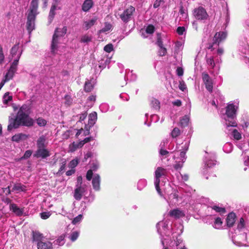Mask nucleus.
<instances>
[{"label":"nucleus","instance_id":"nucleus-1","mask_svg":"<svg viewBox=\"0 0 249 249\" xmlns=\"http://www.w3.org/2000/svg\"><path fill=\"white\" fill-rule=\"evenodd\" d=\"M30 113V108L28 106L23 105L22 106L15 118L9 117V124L7 129L9 131L13 129L18 128L20 125L31 126L34 124V120L29 117Z\"/></svg>","mask_w":249,"mask_h":249},{"label":"nucleus","instance_id":"nucleus-2","mask_svg":"<svg viewBox=\"0 0 249 249\" xmlns=\"http://www.w3.org/2000/svg\"><path fill=\"white\" fill-rule=\"evenodd\" d=\"M38 0H32L27 16V29L29 33L35 29V21L36 16L38 14Z\"/></svg>","mask_w":249,"mask_h":249},{"label":"nucleus","instance_id":"nucleus-3","mask_svg":"<svg viewBox=\"0 0 249 249\" xmlns=\"http://www.w3.org/2000/svg\"><path fill=\"white\" fill-rule=\"evenodd\" d=\"M67 30V29L66 26H64L62 28L56 29L51 44V50L53 53H55L57 51L58 44L62 37L66 34Z\"/></svg>","mask_w":249,"mask_h":249},{"label":"nucleus","instance_id":"nucleus-4","mask_svg":"<svg viewBox=\"0 0 249 249\" xmlns=\"http://www.w3.org/2000/svg\"><path fill=\"white\" fill-rule=\"evenodd\" d=\"M135 11V8L132 6H129L120 14V18L124 22H127L132 19Z\"/></svg>","mask_w":249,"mask_h":249},{"label":"nucleus","instance_id":"nucleus-5","mask_svg":"<svg viewBox=\"0 0 249 249\" xmlns=\"http://www.w3.org/2000/svg\"><path fill=\"white\" fill-rule=\"evenodd\" d=\"M193 15L197 20H205L208 17L205 9L202 6L195 8L193 11Z\"/></svg>","mask_w":249,"mask_h":249},{"label":"nucleus","instance_id":"nucleus-6","mask_svg":"<svg viewBox=\"0 0 249 249\" xmlns=\"http://www.w3.org/2000/svg\"><path fill=\"white\" fill-rule=\"evenodd\" d=\"M18 44L15 45L11 49L10 55L11 59H13V62H16V64H18V61L22 54V51L19 50Z\"/></svg>","mask_w":249,"mask_h":249},{"label":"nucleus","instance_id":"nucleus-7","mask_svg":"<svg viewBox=\"0 0 249 249\" xmlns=\"http://www.w3.org/2000/svg\"><path fill=\"white\" fill-rule=\"evenodd\" d=\"M61 0H53V1L49 15V19L50 20V22L52 21L55 15V11L61 9Z\"/></svg>","mask_w":249,"mask_h":249},{"label":"nucleus","instance_id":"nucleus-8","mask_svg":"<svg viewBox=\"0 0 249 249\" xmlns=\"http://www.w3.org/2000/svg\"><path fill=\"white\" fill-rule=\"evenodd\" d=\"M202 80L205 87L208 91L212 92L213 89L212 80L207 73L203 72L202 74Z\"/></svg>","mask_w":249,"mask_h":249},{"label":"nucleus","instance_id":"nucleus-9","mask_svg":"<svg viewBox=\"0 0 249 249\" xmlns=\"http://www.w3.org/2000/svg\"><path fill=\"white\" fill-rule=\"evenodd\" d=\"M50 156V151L46 147L37 148L36 151L34 154L35 157L37 158H41L42 159H46Z\"/></svg>","mask_w":249,"mask_h":249},{"label":"nucleus","instance_id":"nucleus-10","mask_svg":"<svg viewBox=\"0 0 249 249\" xmlns=\"http://www.w3.org/2000/svg\"><path fill=\"white\" fill-rule=\"evenodd\" d=\"M18 65V64H16V62H12L10 69L5 75V79L3 80L2 81H5V83L6 81H9L13 78L17 70Z\"/></svg>","mask_w":249,"mask_h":249},{"label":"nucleus","instance_id":"nucleus-11","mask_svg":"<svg viewBox=\"0 0 249 249\" xmlns=\"http://www.w3.org/2000/svg\"><path fill=\"white\" fill-rule=\"evenodd\" d=\"M169 215L170 217H174L176 219H178L184 217L185 213L183 211L178 208H176L170 211Z\"/></svg>","mask_w":249,"mask_h":249},{"label":"nucleus","instance_id":"nucleus-12","mask_svg":"<svg viewBox=\"0 0 249 249\" xmlns=\"http://www.w3.org/2000/svg\"><path fill=\"white\" fill-rule=\"evenodd\" d=\"M235 106L233 104H229L226 107V114L227 116L231 119H233L236 113Z\"/></svg>","mask_w":249,"mask_h":249},{"label":"nucleus","instance_id":"nucleus-13","mask_svg":"<svg viewBox=\"0 0 249 249\" xmlns=\"http://www.w3.org/2000/svg\"><path fill=\"white\" fill-rule=\"evenodd\" d=\"M236 218V215L234 213L231 212L229 213L226 218L227 226L229 228L233 227L235 222Z\"/></svg>","mask_w":249,"mask_h":249},{"label":"nucleus","instance_id":"nucleus-14","mask_svg":"<svg viewBox=\"0 0 249 249\" xmlns=\"http://www.w3.org/2000/svg\"><path fill=\"white\" fill-rule=\"evenodd\" d=\"M166 170L161 167H158L155 172V180L160 181V178L166 175Z\"/></svg>","mask_w":249,"mask_h":249},{"label":"nucleus","instance_id":"nucleus-15","mask_svg":"<svg viewBox=\"0 0 249 249\" xmlns=\"http://www.w3.org/2000/svg\"><path fill=\"white\" fill-rule=\"evenodd\" d=\"M85 191V189L84 187L80 186L76 187L74 193V197L75 199L77 200H80Z\"/></svg>","mask_w":249,"mask_h":249},{"label":"nucleus","instance_id":"nucleus-16","mask_svg":"<svg viewBox=\"0 0 249 249\" xmlns=\"http://www.w3.org/2000/svg\"><path fill=\"white\" fill-rule=\"evenodd\" d=\"M97 18L96 17L92 18L87 21H85L83 24V28L85 30H88L93 26L96 22Z\"/></svg>","mask_w":249,"mask_h":249},{"label":"nucleus","instance_id":"nucleus-17","mask_svg":"<svg viewBox=\"0 0 249 249\" xmlns=\"http://www.w3.org/2000/svg\"><path fill=\"white\" fill-rule=\"evenodd\" d=\"M28 138V136L25 134L18 133L15 134L12 138V140L16 142H19L22 141L26 140Z\"/></svg>","mask_w":249,"mask_h":249},{"label":"nucleus","instance_id":"nucleus-18","mask_svg":"<svg viewBox=\"0 0 249 249\" xmlns=\"http://www.w3.org/2000/svg\"><path fill=\"white\" fill-rule=\"evenodd\" d=\"M100 177L98 175H94L92 179V184L94 190L98 191L100 189Z\"/></svg>","mask_w":249,"mask_h":249},{"label":"nucleus","instance_id":"nucleus-19","mask_svg":"<svg viewBox=\"0 0 249 249\" xmlns=\"http://www.w3.org/2000/svg\"><path fill=\"white\" fill-rule=\"evenodd\" d=\"M32 237L33 240L36 242L37 243L40 242H42V240L43 238V234L38 231H33Z\"/></svg>","mask_w":249,"mask_h":249},{"label":"nucleus","instance_id":"nucleus-20","mask_svg":"<svg viewBox=\"0 0 249 249\" xmlns=\"http://www.w3.org/2000/svg\"><path fill=\"white\" fill-rule=\"evenodd\" d=\"M93 5V2L92 0H85L82 6V10L84 12H88Z\"/></svg>","mask_w":249,"mask_h":249},{"label":"nucleus","instance_id":"nucleus-21","mask_svg":"<svg viewBox=\"0 0 249 249\" xmlns=\"http://www.w3.org/2000/svg\"><path fill=\"white\" fill-rule=\"evenodd\" d=\"M37 148L46 147L47 146L46 138L45 136L42 135L36 141Z\"/></svg>","mask_w":249,"mask_h":249},{"label":"nucleus","instance_id":"nucleus-22","mask_svg":"<svg viewBox=\"0 0 249 249\" xmlns=\"http://www.w3.org/2000/svg\"><path fill=\"white\" fill-rule=\"evenodd\" d=\"M38 249H53L52 244L50 242H40L37 243Z\"/></svg>","mask_w":249,"mask_h":249},{"label":"nucleus","instance_id":"nucleus-23","mask_svg":"<svg viewBox=\"0 0 249 249\" xmlns=\"http://www.w3.org/2000/svg\"><path fill=\"white\" fill-rule=\"evenodd\" d=\"M10 210L15 213L18 215H21L23 213L22 209L19 208L17 205L12 204L10 206Z\"/></svg>","mask_w":249,"mask_h":249},{"label":"nucleus","instance_id":"nucleus-24","mask_svg":"<svg viewBox=\"0 0 249 249\" xmlns=\"http://www.w3.org/2000/svg\"><path fill=\"white\" fill-rule=\"evenodd\" d=\"M97 119V115L96 112H93L89 115L88 125L89 127L92 126L95 123Z\"/></svg>","mask_w":249,"mask_h":249},{"label":"nucleus","instance_id":"nucleus-25","mask_svg":"<svg viewBox=\"0 0 249 249\" xmlns=\"http://www.w3.org/2000/svg\"><path fill=\"white\" fill-rule=\"evenodd\" d=\"M95 80L92 78L90 81H86L85 84V90L86 92L90 91L93 88Z\"/></svg>","mask_w":249,"mask_h":249},{"label":"nucleus","instance_id":"nucleus-26","mask_svg":"<svg viewBox=\"0 0 249 249\" xmlns=\"http://www.w3.org/2000/svg\"><path fill=\"white\" fill-rule=\"evenodd\" d=\"M10 92H6L2 98V102L3 104L6 107L9 102L12 101L13 97L12 95H10Z\"/></svg>","mask_w":249,"mask_h":249},{"label":"nucleus","instance_id":"nucleus-27","mask_svg":"<svg viewBox=\"0 0 249 249\" xmlns=\"http://www.w3.org/2000/svg\"><path fill=\"white\" fill-rule=\"evenodd\" d=\"M188 149V146L187 144H185L183 147L182 149H181V151L180 153V156L182 159V163H184L185 162V160L186 159V157H185L186 152Z\"/></svg>","mask_w":249,"mask_h":249},{"label":"nucleus","instance_id":"nucleus-28","mask_svg":"<svg viewBox=\"0 0 249 249\" xmlns=\"http://www.w3.org/2000/svg\"><path fill=\"white\" fill-rule=\"evenodd\" d=\"M12 190L13 191H16L17 192L24 191L26 190L25 186L19 183L16 184L14 186Z\"/></svg>","mask_w":249,"mask_h":249},{"label":"nucleus","instance_id":"nucleus-29","mask_svg":"<svg viewBox=\"0 0 249 249\" xmlns=\"http://www.w3.org/2000/svg\"><path fill=\"white\" fill-rule=\"evenodd\" d=\"M189 121V118L187 116H184L180 120V125L182 127H184L188 125Z\"/></svg>","mask_w":249,"mask_h":249},{"label":"nucleus","instance_id":"nucleus-30","mask_svg":"<svg viewBox=\"0 0 249 249\" xmlns=\"http://www.w3.org/2000/svg\"><path fill=\"white\" fill-rule=\"evenodd\" d=\"M160 102L156 99H153L151 101V107L156 110H159L160 108Z\"/></svg>","mask_w":249,"mask_h":249},{"label":"nucleus","instance_id":"nucleus-31","mask_svg":"<svg viewBox=\"0 0 249 249\" xmlns=\"http://www.w3.org/2000/svg\"><path fill=\"white\" fill-rule=\"evenodd\" d=\"M215 34L220 42L225 40L227 36V33L225 32H217L215 33Z\"/></svg>","mask_w":249,"mask_h":249},{"label":"nucleus","instance_id":"nucleus-32","mask_svg":"<svg viewBox=\"0 0 249 249\" xmlns=\"http://www.w3.org/2000/svg\"><path fill=\"white\" fill-rule=\"evenodd\" d=\"M212 209L215 211L217 213H219L221 214H224L226 212L225 208L220 207L216 205L213 206L212 207Z\"/></svg>","mask_w":249,"mask_h":249},{"label":"nucleus","instance_id":"nucleus-33","mask_svg":"<svg viewBox=\"0 0 249 249\" xmlns=\"http://www.w3.org/2000/svg\"><path fill=\"white\" fill-rule=\"evenodd\" d=\"M79 235V232L78 231H74L71 233L69 238L71 241L74 242L77 239Z\"/></svg>","mask_w":249,"mask_h":249},{"label":"nucleus","instance_id":"nucleus-34","mask_svg":"<svg viewBox=\"0 0 249 249\" xmlns=\"http://www.w3.org/2000/svg\"><path fill=\"white\" fill-rule=\"evenodd\" d=\"M223 224V222L221 220V218L220 217H217L214 222V224L215 226V228L219 229L221 228L222 225Z\"/></svg>","mask_w":249,"mask_h":249},{"label":"nucleus","instance_id":"nucleus-35","mask_svg":"<svg viewBox=\"0 0 249 249\" xmlns=\"http://www.w3.org/2000/svg\"><path fill=\"white\" fill-rule=\"evenodd\" d=\"M180 134V131L178 127H175L171 132V135L174 138L178 137Z\"/></svg>","mask_w":249,"mask_h":249},{"label":"nucleus","instance_id":"nucleus-36","mask_svg":"<svg viewBox=\"0 0 249 249\" xmlns=\"http://www.w3.org/2000/svg\"><path fill=\"white\" fill-rule=\"evenodd\" d=\"M226 125L227 128L230 127V126L236 127L237 126V124L236 122V121L233 120H226Z\"/></svg>","mask_w":249,"mask_h":249},{"label":"nucleus","instance_id":"nucleus-37","mask_svg":"<svg viewBox=\"0 0 249 249\" xmlns=\"http://www.w3.org/2000/svg\"><path fill=\"white\" fill-rule=\"evenodd\" d=\"M232 136L237 140H239L241 139V135L237 129H235L232 131Z\"/></svg>","mask_w":249,"mask_h":249},{"label":"nucleus","instance_id":"nucleus-38","mask_svg":"<svg viewBox=\"0 0 249 249\" xmlns=\"http://www.w3.org/2000/svg\"><path fill=\"white\" fill-rule=\"evenodd\" d=\"M91 40V37L90 36L88 35H84L81 38V42L83 43H88L90 42Z\"/></svg>","mask_w":249,"mask_h":249},{"label":"nucleus","instance_id":"nucleus-39","mask_svg":"<svg viewBox=\"0 0 249 249\" xmlns=\"http://www.w3.org/2000/svg\"><path fill=\"white\" fill-rule=\"evenodd\" d=\"M65 236L64 235H61L60 236L58 239L55 241L56 244L62 246L64 245Z\"/></svg>","mask_w":249,"mask_h":249},{"label":"nucleus","instance_id":"nucleus-40","mask_svg":"<svg viewBox=\"0 0 249 249\" xmlns=\"http://www.w3.org/2000/svg\"><path fill=\"white\" fill-rule=\"evenodd\" d=\"M83 218V215L82 214H79L75 217L72 221V223L73 225H76L79 223Z\"/></svg>","mask_w":249,"mask_h":249},{"label":"nucleus","instance_id":"nucleus-41","mask_svg":"<svg viewBox=\"0 0 249 249\" xmlns=\"http://www.w3.org/2000/svg\"><path fill=\"white\" fill-rule=\"evenodd\" d=\"M155 30V27L152 24H149L146 27L145 31L147 34H152L154 32Z\"/></svg>","mask_w":249,"mask_h":249},{"label":"nucleus","instance_id":"nucleus-42","mask_svg":"<svg viewBox=\"0 0 249 249\" xmlns=\"http://www.w3.org/2000/svg\"><path fill=\"white\" fill-rule=\"evenodd\" d=\"M36 123L39 126H44L46 124L47 121L42 118H38L36 120Z\"/></svg>","mask_w":249,"mask_h":249},{"label":"nucleus","instance_id":"nucleus-43","mask_svg":"<svg viewBox=\"0 0 249 249\" xmlns=\"http://www.w3.org/2000/svg\"><path fill=\"white\" fill-rule=\"evenodd\" d=\"M206 62L212 68H214L215 66V63L214 62V59L213 57H211L209 58H206Z\"/></svg>","mask_w":249,"mask_h":249},{"label":"nucleus","instance_id":"nucleus-44","mask_svg":"<svg viewBox=\"0 0 249 249\" xmlns=\"http://www.w3.org/2000/svg\"><path fill=\"white\" fill-rule=\"evenodd\" d=\"M167 53V49L165 47L160 48L158 51V54L160 56H165Z\"/></svg>","mask_w":249,"mask_h":249},{"label":"nucleus","instance_id":"nucleus-45","mask_svg":"<svg viewBox=\"0 0 249 249\" xmlns=\"http://www.w3.org/2000/svg\"><path fill=\"white\" fill-rule=\"evenodd\" d=\"M40 216L43 219H46L48 218L52 214L51 212H45L40 213Z\"/></svg>","mask_w":249,"mask_h":249},{"label":"nucleus","instance_id":"nucleus-46","mask_svg":"<svg viewBox=\"0 0 249 249\" xmlns=\"http://www.w3.org/2000/svg\"><path fill=\"white\" fill-rule=\"evenodd\" d=\"M96 100V96L94 95H92L90 96L88 99V103H89V106L90 107L92 106L93 103Z\"/></svg>","mask_w":249,"mask_h":249},{"label":"nucleus","instance_id":"nucleus-47","mask_svg":"<svg viewBox=\"0 0 249 249\" xmlns=\"http://www.w3.org/2000/svg\"><path fill=\"white\" fill-rule=\"evenodd\" d=\"M78 148V144L77 143L73 142L69 146V150L71 152H74Z\"/></svg>","mask_w":249,"mask_h":249},{"label":"nucleus","instance_id":"nucleus-48","mask_svg":"<svg viewBox=\"0 0 249 249\" xmlns=\"http://www.w3.org/2000/svg\"><path fill=\"white\" fill-rule=\"evenodd\" d=\"M245 227V221L243 217L240 219V221L237 224V229L241 230Z\"/></svg>","mask_w":249,"mask_h":249},{"label":"nucleus","instance_id":"nucleus-49","mask_svg":"<svg viewBox=\"0 0 249 249\" xmlns=\"http://www.w3.org/2000/svg\"><path fill=\"white\" fill-rule=\"evenodd\" d=\"M83 134L84 135H87L89 134V130H85L81 128L78 130L76 134V136L78 137L81 134Z\"/></svg>","mask_w":249,"mask_h":249},{"label":"nucleus","instance_id":"nucleus-50","mask_svg":"<svg viewBox=\"0 0 249 249\" xmlns=\"http://www.w3.org/2000/svg\"><path fill=\"white\" fill-rule=\"evenodd\" d=\"M78 162V159H74L70 162L69 166L71 168H74L77 166Z\"/></svg>","mask_w":249,"mask_h":249},{"label":"nucleus","instance_id":"nucleus-51","mask_svg":"<svg viewBox=\"0 0 249 249\" xmlns=\"http://www.w3.org/2000/svg\"><path fill=\"white\" fill-rule=\"evenodd\" d=\"M61 164L60 167L58 170V173L61 172L65 169L66 164V160L65 159L61 160Z\"/></svg>","mask_w":249,"mask_h":249},{"label":"nucleus","instance_id":"nucleus-52","mask_svg":"<svg viewBox=\"0 0 249 249\" xmlns=\"http://www.w3.org/2000/svg\"><path fill=\"white\" fill-rule=\"evenodd\" d=\"M4 59V55L2 46L0 45V65L1 64Z\"/></svg>","mask_w":249,"mask_h":249},{"label":"nucleus","instance_id":"nucleus-53","mask_svg":"<svg viewBox=\"0 0 249 249\" xmlns=\"http://www.w3.org/2000/svg\"><path fill=\"white\" fill-rule=\"evenodd\" d=\"M182 162L180 163V162H176V163L174 165V168L176 170H178L182 168L183 167Z\"/></svg>","mask_w":249,"mask_h":249},{"label":"nucleus","instance_id":"nucleus-54","mask_svg":"<svg viewBox=\"0 0 249 249\" xmlns=\"http://www.w3.org/2000/svg\"><path fill=\"white\" fill-rule=\"evenodd\" d=\"M179 89L182 91H184L187 88L186 85L183 81H179Z\"/></svg>","mask_w":249,"mask_h":249},{"label":"nucleus","instance_id":"nucleus-55","mask_svg":"<svg viewBox=\"0 0 249 249\" xmlns=\"http://www.w3.org/2000/svg\"><path fill=\"white\" fill-rule=\"evenodd\" d=\"M185 30V29L184 27L179 26L177 28V32L179 35H182Z\"/></svg>","mask_w":249,"mask_h":249},{"label":"nucleus","instance_id":"nucleus-56","mask_svg":"<svg viewBox=\"0 0 249 249\" xmlns=\"http://www.w3.org/2000/svg\"><path fill=\"white\" fill-rule=\"evenodd\" d=\"M156 44L159 48L164 47L161 37L160 36L158 37Z\"/></svg>","mask_w":249,"mask_h":249},{"label":"nucleus","instance_id":"nucleus-57","mask_svg":"<svg viewBox=\"0 0 249 249\" xmlns=\"http://www.w3.org/2000/svg\"><path fill=\"white\" fill-rule=\"evenodd\" d=\"M160 181L155 180V187H156V190L157 191V192H158V193L160 195H161V190H160Z\"/></svg>","mask_w":249,"mask_h":249},{"label":"nucleus","instance_id":"nucleus-58","mask_svg":"<svg viewBox=\"0 0 249 249\" xmlns=\"http://www.w3.org/2000/svg\"><path fill=\"white\" fill-rule=\"evenodd\" d=\"M176 71L177 74L178 76H181L183 75L184 71L182 67H178Z\"/></svg>","mask_w":249,"mask_h":249},{"label":"nucleus","instance_id":"nucleus-59","mask_svg":"<svg viewBox=\"0 0 249 249\" xmlns=\"http://www.w3.org/2000/svg\"><path fill=\"white\" fill-rule=\"evenodd\" d=\"M92 175H93L92 170H91V169L89 170L87 172V175H86L87 179L88 180H90L92 178Z\"/></svg>","mask_w":249,"mask_h":249},{"label":"nucleus","instance_id":"nucleus-60","mask_svg":"<svg viewBox=\"0 0 249 249\" xmlns=\"http://www.w3.org/2000/svg\"><path fill=\"white\" fill-rule=\"evenodd\" d=\"M163 2V0H156L153 4V7L155 8H157L160 5L161 3Z\"/></svg>","mask_w":249,"mask_h":249},{"label":"nucleus","instance_id":"nucleus-61","mask_svg":"<svg viewBox=\"0 0 249 249\" xmlns=\"http://www.w3.org/2000/svg\"><path fill=\"white\" fill-rule=\"evenodd\" d=\"M220 42L219 40L218 39L217 36H216V34H215L213 39V42L212 43L214 45L217 44L218 46L219 45Z\"/></svg>","mask_w":249,"mask_h":249},{"label":"nucleus","instance_id":"nucleus-62","mask_svg":"<svg viewBox=\"0 0 249 249\" xmlns=\"http://www.w3.org/2000/svg\"><path fill=\"white\" fill-rule=\"evenodd\" d=\"M160 154L161 156H165L166 157H168L169 154V152L167 151L166 150H164L163 149H161L160 151Z\"/></svg>","mask_w":249,"mask_h":249},{"label":"nucleus","instance_id":"nucleus-63","mask_svg":"<svg viewBox=\"0 0 249 249\" xmlns=\"http://www.w3.org/2000/svg\"><path fill=\"white\" fill-rule=\"evenodd\" d=\"M32 153V152L31 150H27L25 152L24 155L22 158L26 159L29 158L31 156Z\"/></svg>","mask_w":249,"mask_h":249},{"label":"nucleus","instance_id":"nucleus-64","mask_svg":"<svg viewBox=\"0 0 249 249\" xmlns=\"http://www.w3.org/2000/svg\"><path fill=\"white\" fill-rule=\"evenodd\" d=\"M65 99L66 100V104H67L68 105H70L71 103L72 100L69 96H66Z\"/></svg>","mask_w":249,"mask_h":249}]
</instances>
